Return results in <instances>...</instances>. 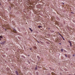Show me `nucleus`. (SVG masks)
Returning <instances> with one entry per match:
<instances>
[{
    "instance_id": "13",
    "label": "nucleus",
    "mask_w": 75,
    "mask_h": 75,
    "mask_svg": "<svg viewBox=\"0 0 75 75\" xmlns=\"http://www.w3.org/2000/svg\"><path fill=\"white\" fill-rule=\"evenodd\" d=\"M68 42H69V43H70L71 42V41L70 40H69L68 41Z\"/></svg>"
},
{
    "instance_id": "12",
    "label": "nucleus",
    "mask_w": 75,
    "mask_h": 75,
    "mask_svg": "<svg viewBox=\"0 0 75 75\" xmlns=\"http://www.w3.org/2000/svg\"><path fill=\"white\" fill-rule=\"evenodd\" d=\"M59 35L61 36V37H62V35L61 34H60V33H59Z\"/></svg>"
},
{
    "instance_id": "8",
    "label": "nucleus",
    "mask_w": 75,
    "mask_h": 75,
    "mask_svg": "<svg viewBox=\"0 0 75 75\" xmlns=\"http://www.w3.org/2000/svg\"><path fill=\"white\" fill-rule=\"evenodd\" d=\"M6 28H8V27H9V25H6Z\"/></svg>"
},
{
    "instance_id": "4",
    "label": "nucleus",
    "mask_w": 75,
    "mask_h": 75,
    "mask_svg": "<svg viewBox=\"0 0 75 75\" xmlns=\"http://www.w3.org/2000/svg\"><path fill=\"white\" fill-rule=\"evenodd\" d=\"M29 29H30V30L31 31V32L33 31V30L31 29V28H29Z\"/></svg>"
},
{
    "instance_id": "22",
    "label": "nucleus",
    "mask_w": 75,
    "mask_h": 75,
    "mask_svg": "<svg viewBox=\"0 0 75 75\" xmlns=\"http://www.w3.org/2000/svg\"><path fill=\"white\" fill-rule=\"evenodd\" d=\"M63 4H64V3H63Z\"/></svg>"
},
{
    "instance_id": "19",
    "label": "nucleus",
    "mask_w": 75,
    "mask_h": 75,
    "mask_svg": "<svg viewBox=\"0 0 75 75\" xmlns=\"http://www.w3.org/2000/svg\"><path fill=\"white\" fill-rule=\"evenodd\" d=\"M1 38H0V41L1 40Z\"/></svg>"
},
{
    "instance_id": "6",
    "label": "nucleus",
    "mask_w": 75,
    "mask_h": 75,
    "mask_svg": "<svg viewBox=\"0 0 75 75\" xmlns=\"http://www.w3.org/2000/svg\"><path fill=\"white\" fill-rule=\"evenodd\" d=\"M62 38H63V40H64V41H65V39L64 38V37H63V36H62Z\"/></svg>"
},
{
    "instance_id": "3",
    "label": "nucleus",
    "mask_w": 75,
    "mask_h": 75,
    "mask_svg": "<svg viewBox=\"0 0 75 75\" xmlns=\"http://www.w3.org/2000/svg\"><path fill=\"white\" fill-rule=\"evenodd\" d=\"M13 32L15 33H16V30L14 29Z\"/></svg>"
},
{
    "instance_id": "11",
    "label": "nucleus",
    "mask_w": 75,
    "mask_h": 75,
    "mask_svg": "<svg viewBox=\"0 0 75 75\" xmlns=\"http://www.w3.org/2000/svg\"><path fill=\"white\" fill-rule=\"evenodd\" d=\"M40 27H42V26H38V28H40Z\"/></svg>"
},
{
    "instance_id": "7",
    "label": "nucleus",
    "mask_w": 75,
    "mask_h": 75,
    "mask_svg": "<svg viewBox=\"0 0 75 75\" xmlns=\"http://www.w3.org/2000/svg\"><path fill=\"white\" fill-rule=\"evenodd\" d=\"M61 51L62 52H63L64 51V49H61Z\"/></svg>"
},
{
    "instance_id": "1",
    "label": "nucleus",
    "mask_w": 75,
    "mask_h": 75,
    "mask_svg": "<svg viewBox=\"0 0 75 75\" xmlns=\"http://www.w3.org/2000/svg\"><path fill=\"white\" fill-rule=\"evenodd\" d=\"M6 42H1V44H3H3H5V43Z\"/></svg>"
},
{
    "instance_id": "20",
    "label": "nucleus",
    "mask_w": 75,
    "mask_h": 75,
    "mask_svg": "<svg viewBox=\"0 0 75 75\" xmlns=\"http://www.w3.org/2000/svg\"><path fill=\"white\" fill-rule=\"evenodd\" d=\"M28 57H30V55H28Z\"/></svg>"
},
{
    "instance_id": "16",
    "label": "nucleus",
    "mask_w": 75,
    "mask_h": 75,
    "mask_svg": "<svg viewBox=\"0 0 75 75\" xmlns=\"http://www.w3.org/2000/svg\"><path fill=\"white\" fill-rule=\"evenodd\" d=\"M30 50H32V48H30Z\"/></svg>"
},
{
    "instance_id": "21",
    "label": "nucleus",
    "mask_w": 75,
    "mask_h": 75,
    "mask_svg": "<svg viewBox=\"0 0 75 75\" xmlns=\"http://www.w3.org/2000/svg\"><path fill=\"white\" fill-rule=\"evenodd\" d=\"M5 30H6V29H5Z\"/></svg>"
},
{
    "instance_id": "5",
    "label": "nucleus",
    "mask_w": 75,
    "mask_h": 75,
    "mask_svg": "<svg viewBox=\"0 0 75 75\" xmlns=\"http://www.w3.org/2000/svg\"><path fill=\"white\" fill-rule=\"evenodd\" d=\"M16 74L17 75H18V72L17 71H16Z\"/></svg>"
},
{
    "instance_id": "18",
    "label": "nucleus",
    "mask_w": 75,
    "mask_h": 75,
    "mask_svg": "<svg viewBox=\"0 0 75 75\" xmlns=\"http://www.w3.org/2000/svg\"><path fill=\"white\" fill-rule=\"evenodd\" d=\"M59 44H60V45H61V43H59Z\"/></svg>"
},
{
    "instance_id": "17",
    "label": "nucleus",
    "mask_w": 75,
    "mask_h": 75,
    "mask_svg": "<svg viewBox=\"0 0 75 75\" xmlns=\"http://www.w3.org/2000/svg\"><path fill=\"white\" fill-rule=\"evenodd\" d=\"M38 42V43H40V42H38V41H37Z\"/></svg>"
},
{
    "instance_id": "10",
    "label": "nucleus",
    "mask_w": 75,
    "mask_h": 75,
    "mask_svg": "<svg viewBox=\"0 0 75 75\" xmlns=\"http://www.w3.org/2000/svg\"><path fill=\"white\" fill-rule=\"evenodd\" d=\"M0 38H3V36H0Z\"/></svg>"
},
{
    "instance_id": "9",
    "label": "nucleus",
    "mask_w": 75,
    "mask_h": 75,
    "mask_svg": "<svg viewBox=\"0 0 75 75\" xmlns=\"http://www.w3.org/2000/svg\"><path fill=\"white\" fill-rule=\"evenodd\" d=\"M70 45L71 47H72V42H71L70 43Z\"/></svg>"
},
{
    "instance_id": "15",
    "label": "nucleus",
    "mask_w": 75,
    "mask_h": 75,
    "mask_svg": "<svg viewBox=\"0 0 75 75\" xmlns=\"http://www.w3.org/2000/svg\"><path fill=\"white\" fill-rule=\"evenodd\" d=\"M73 57H75V54H73Z\"/></svg>"
},
{
    "instance_id": "14",
    "label": "nucleus",
    "mask_w": 75,
    "mask_h": 75,
    "mask_svg": "<svg viewBox=\"0 0 75 75\" xmlns=\"http://www.w3.org/2000/svg\"><path fill=\"white\" fill-rule=\"evenodd\" d=\"M65 57H67V56L66 54L65 55Z\"/></svg>"
},
{
    "instance_id": "2",
    "label": "nucleus",
    "mask_w": 75,
    "mask_h": 75,
    "mask_svg": "<svg viewBox=\"0 0 75 75\" xmlns=\"http://www.w3.org/2000/svg\"><path fill=\"white\" fill-rule=\"evenodd\" d=\"M35 71H37V66H36V67H35Z\"/></svg>"
}]
</instances>
